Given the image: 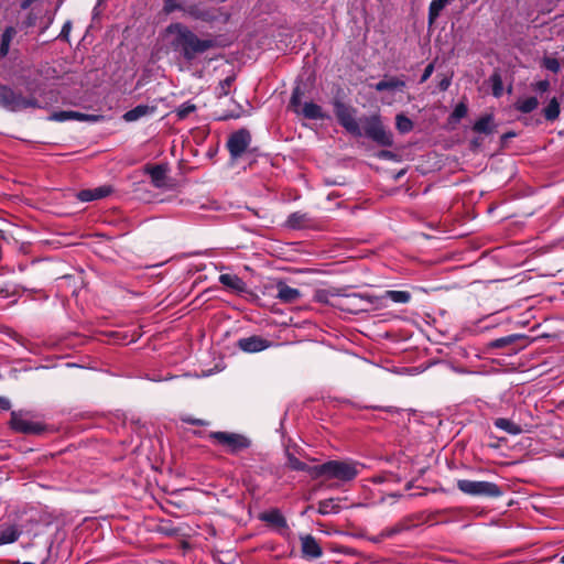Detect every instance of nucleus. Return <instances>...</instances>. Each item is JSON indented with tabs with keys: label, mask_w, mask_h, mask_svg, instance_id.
I'll use <instances>...</instances> for the list:
<instances>
[{
	"label": "nucleus",
	"mask_w": 564,
	"mask_h": 564,
	"mask_svg": "<svg viewBox=\"0 0 564 564\" xmlns=\"http://www.w3.org/2000/svg\"><path fill=\"white\" fill-rule=\"evenodd\" d=\"M561 563L564 564V555L561 557Z\"/></svg>",
	"instance_id": "51"
},
{
	"label": "nucleus",
	"mask_w": 564,
	"mask_h": 564,
	"mask_svg": "<svg viewBox=\"0 0 564 564\" xmlns=\"http://www.w3.org/2000/svg\"><path fill=\"white\" fill-rule=\"evenodd\" d=\"M291 465H292V468L297 469V470H302L305 467L304 464L299 462L297 459H294L293 462H291Z\"/></svg>",
	"instance_id": "43"
},
{
	"label": "nucleus",
	"mask_w": 564,
	"mask_h": 564,
	"mask_svg": "<svg viewBox=\"0 0 564 564\" xmlns=\"http://www.w3.org/2000/svg\"><path fill=\"white\" fill-rule=\"evenodd\" d=\"M339 507L335 503L333 499L323 500L318 503V512L321 514H329L337 513Z\"/></svg>",
	"instance_id": "29"
},
{
	"label": "nucleus",
	"mask_w": 564,
	"mask_h": 564,
	"mask_svg": "<svg viewBox=\"0 0 564 564\" xmlns=\"http://www.w3.org/2000/svg\"><path fill=\"white\" fill-rule=\"evenodd\" d=\"M335 115L339 123L351 134H362L360 123L356 119V110L340 101L335 102Z\"/></svg>",
	"instance_id": "7"
},
{
	"label": "nucleus",
	"mask_w": 564,
	"mask_h": 564,
	"mask_svg": "<svg viewBox=\"0 0 564 564\" xmlns=\"http://www.w3.org/2000/svg\"><path fill=\"white\" fill-rule=\"evenodd\" d=\"M98 116L86 115L78 111H57L50 116V120L53 121H66V120H78V121H97Z\"/></svg>",
	"instance_id": "13"
},
{
	"label": "nucleus",
	"mask_w": 564,
	"mask_h": 564,
	"mask_svg": "<svg viewBox=\"0 0 564 564\" xmlns=\"http://www.w3.org/2000/svg\"><path fill=\"white\" fill-rule=\"evenodd\" d=\"M63 30L68 31L67 25H64V26H63Z\"/></svg>",
	"instance_id": "48"
},
{
	"label": "nucleus",
	"mask_w": 564,
	"mask_h": 564,
	"mask_svg": "<svg viewBox=\"0 0 564 564\" xmlns=\"http://www.w3.org/2000/svg\"><path fill=\"white\" fill-rule=\"evenodd\" d=\"M163 11L166 14L174 11H181L184 15L206 22L219 19L218 10H205L196 4H186L180 0H164Z\"/></svg>",
	"instance_id": "2"
},
{
	"label": "nucleus",
	"mask_w": 564,
	"mask_h": 564,
	"mask_svg": "<svg viewBox=\"0 0 564 564\" xmlns=\"http://www.w3.org/2000/svg\"><path fill=\"white\" fill-rule=\"evenodd\" d=\"M451 0H433L429 7V23L433 24Z\"/></svg>",
	"instance_id": "25"
},
{
	"label": "nucleus",
	"mask_w": 564,
	"mask_h": 564,
	"mask_svg": "<svg viewBox=\"0 0 564 564\" xmlns=\"http://www.w3.org/2000/svg\"><path fill=\"white\" fill-rule=\"evenodd\" d=\"M290 106L296 113H302L307 119H324L325 115L322 108L314 102H305L301 105V91L299 88L294 89Z\"/></svg>",
	"instance_id": "9"
},
{
	"label": "nucleus",
	"mask_w": 564,
	"mask_h": 564,
	"mask_svg": "<svg viewBox=\"0 0 564 564\" xmlns=\"http://www.w3.org/2000/svg\"><path fill=\"white\" fill-rule=\"evenodd\" d=\"M63 30L68 31L67 25H64V26H63Z\"/></svg>",
	"instance_id": "50"
},
{
	"label": "nucleus",
	"mask_w": 564,
	"mask_h": 564,
	"mask_svg": "<svg viewBox=\"0 0 564 564\" xmlns=\"http://www.w3.org/2000/svg\"><path fill=\"white\" fill-rule=\"evenodd\" d=\"M150 176L156 186H160L165 178V169L161 165H155L149 170Z\"/></svg>",
	"instance_id": "31"
},
{
	"label": "nucleus",
	"mask_w": 564,
	"mask_h": 564,
	"mask_svg": "<svg viewBox=\"0 0 564 564\" xmlns=\"http://www.w3.org/2000/svg\"><path fill=\"white\" fill-rule=\"evenodd\" d=\"M457 488L469 496L499 497L502 495L500 487L489 481L460 479L457 481Z\"/></svg>",
	"instance_id": "5"
},
{
	"label": "nucleus",
	"mask_w": 564,
	"mask_h": 564,
	"mask_svg": "<svg viewBox=\"0 0 564 564\" xmlns=\"http://www.w3.org/2000/svg\"><path fill=\"white\" fill-rule=\"evenodd\" d=\"M10 401L6 398H0V408L2 410H9L10 409Z\"/></svg>",
	"instance_id": "42"
},
{
	"label": "nucleus",
	"mask_w": 564,
	"mask_h": 564,
	"mask_svg": "<svg viewBox=\"0 0 564 564\" xmlns=\"http://www.w3.org/2000/svg\"><path fill=\"white\" fill-rule=\"evenodd\" d=\"M235 80L234 76H229L221 80L217 87V94L219 97L227 96L229 94L230 87Z\"/></svg>",
	"instance_id": "32"
},
{
	"label": "nucleus",
	"mask_w": 564,
	"mask_h": 564,
	"mask_svg": "<svg viewBox=\"0 0 564 564\" xmlns=\"http://www.w3.org/2000/svg\"><path fill=\"white\" fill-rule=\"evenodd\" d=\"M251 143V134L246 129H240L230 134L227 141L228 151L234 160L241 158Z\"/></svg>",
	"instance_id": "8"
},
{
	"label": "nucleus",
	"mask_w": 564,
	"mask_h": 564,
	"mask_svg": "<svg viewBox=\"0 0 564 564\" xmlns=\"http://www.w3.org/2000/svg\"><path fill=\"white\" fill-rule=\"evenodd\" d=\"M433 70H434L433 64H429L423 72V75L421 77V83L426 82L433 74Z\"/></svg>",
	"instance_id": "38"
},
{
	"label": "nucleus",
	"mask_w": 564,
	"mask_h": 564,
	"mask_svg": "<svg viewBox=\"0 0 564 564\" xmlns=\"http://www.w3.org/2000/svg\"><path fill=\"white\" fill-rule=\"evenodd\" d=\"M539 105V101L535 97H529L525 99H520L516 102V109L523 112L529 113L533 111Z\"/></svg>",
	"instance_id": "26"
},
{
	"label": "nucleus",
	"mask_w": 564,
	"mask_h": 564,
	"mask_svg": "<svg viewBox=\"0 0 564 564\" xmlns=\"http://www.w3.org/2000/svg\"><path fill=\"white\" fill-rule=\"evenodd\" d=\"M22 531L18 525H3L0 528V546L14 543L21 536Z\"/></svg>",
	"instance_id": "19"
},
{
	"label": "nucleus",
	"mask_w": 564,
	"mask_h": 564,
	"mask_svg": "<svg viewBox=\"0 0 564 564\" xmlns=\"http://www.w3.org/2000/svg\"><path fill=\"white\" fill-rule=\"evenodd\" d=\"M302 217L301 215H297V214H293L289 217V220L288 223L292 226V227H295L297 225H300L301 220H302Z\"/></svg>",
	"instance_id": "39"
},
{
	"label": "nucleus",
	"mask_w": 564,
	"mask_h": 564,
	"mask_svg": "<svg viewBox=\"0 0 564 564\" xmlns=\"http://www.w3.org/2000/svg\"><path fill=\"white\" fill-rule=\"evenodd\" d=\"M494 424L497 429H500L510 435H519L524 431L521 425L514 423L512 420L505 417L496 419Z\"/></svg>",
	"instance_id": "20"
},
{
	"label": "nucleus",
	"mask_w": 564,
	"mask_h": 564,
	"mask_svg": "<svg viewBox=\"0 0 564 564\" xmlns=\"http://www.w3.org/2000/svg\"><path fill=\"white\" fill-rule=\"evenodd\" d=\"M411 299H412V295L408 291H392V290L386 291L379 297L380 301L391 300L394 303H401V304L409 303L411 301Z\"/></svg>",
	"instance_id": "21"
},
{
	"label": "nucleus",
	"mask_w": 564,
	"mask_h": 564,
	"mask_svg": "<svg viewBox=\"0 0 564 564\" xmlns=\"http://www.w3.org/2000/svg\"><path fill=\"white\" fill-rule=\"evenodd\" d=\"M161 39L172 51L180 52L187 62H193L199 55L217 47L215 39H200L189 28L180 22L167 25L162 32Z\"/></svg>",
	"instance_id": "1"
},
{
	"label": "nucleus",
	"mask_w": 564,
	"mask_h": 564,
	"mask_svg": "<svg viewBox=\"0 0 564 564\" xmlns=\"http://www.w3.org/2000/svg\"><path fill=\"white\" fill-rule=\"evenodd\" d=\"M196 110V106L189 102H185L178 107L176 115L180 119H185L189 113Z\"/></svg>",
	"instance_id": "33"
},
{
	"label": "nucleus",
	"mask_w": 564,
	"mask_h": 564,
	"mask_svg": "<svg viewBox=\"0 0 564 564\" xmlns=\"http://www.w3.org/2000/svg\"><path fill=\"white\" fill-rule=\"evenodd\" d=\"M215 444L221 445L228 453L236 454L250 446V442L243 435L229 432H210L208 434Z\"/></svg>",
	"instance_id": "6"
},
{
	"label": "nucleus",
	"mask_w": 564,
	"mask_h": 564,
	"mask_svg": "<svg viewBox=\"0 0 564 564\" xmlns=\"http://www.w3.org/2000/svg\"><path fill=\"white\" fill-rule=\"evenodd\" d=\"M467 111H468L467 106L464 102H459L458 105H456V107L452 113V118L454 120L458 121L467 115Z\"/></svg>",
	"instance_id": "35"
},
{
	"label": "nucleus",
	"mask_w": 564,
	"mask_h": 564,
	"mask_svg": "<svg viewBox=\"0 0 564 564\" xmlns=\"http://www.w3.org/2000/svg\"><path fill=\"white\" fill-rule=\"evenodd\" d=\"M31 1H32V0H26V1H24V2L22 3V6H21V7H22V9H26V8L30 6Z\"/></svg>",
	"instance_id": "45"
},
{
	"label": "nucleus",
	"mask_w": 564,
	"mask_h": 564,
	"mask_svg": "<svg viewBox=\"0 0 564 564\" xmlns=\"http://www.w3.org/2000/svg\"><path fill=\"white\" fill-rule=\"evenodd\" d=\"M545 67L552 72H557L560 68V64L555 58H549L545 62Z\"/></svg>",
	"instance_id": "37"
},
{
	"label": "nucleus",
	"mask_w": 564,
	"mask_h": 564,
	"mask_svg": "<svg viewBox=\"0 0 564 564\" xmlns=\"http://www.w3.org/2000/svg\"><path fill=\"white\" fill-rule=\"evenodd\" d=\"M10 423L11 427L20 433L37 434L42 431L39 424L24 419L21 414L17 412H12Z\"/></svg>",
	"instance_id": "10"
},
{
	"label": "nucleus",
	"mask_w": 564,
	"mask_h": 564,
	"mask_svg": "<svg viewBox=\"0 0 564 564\" xmlns=\"http://www.w3.org/2000/svg\"><path fill=\"white\" fill-rule=\"evenodd\" d=\"M263 520L273 522L276 524L283 523L284 519L278 510L270 511L262 517Z\"/></svg>",
	"instance_id": "36"
},
{
	"label": "nucleus",
	"mask_w": 564,
	"mask_h": 564,
	"mask_svg": "<svg viewBox=\"0 0 564 564\" xmlns=\"http://www.w3.org/2000/svg\"><path fill=\"white\" fill-rule=\"evenodd\" d=\"M229 117L237 118L239 117V113H231Z\"/></svg>",
	"instance_id": "47"
},
{
	"label": "nucleus",
	"mask_w": 564,
	"mask_h": 564,
	"mask_svg": "<svg viewBox=\"0 0 564 564\" xmlns=\"http://www.w3.org/2000/svg\"><path fill=\"white\" fill-rule=\"evenodd\" d=\"M395 532H398V529H394V530H392V531H389V532L387 533V535H392V534H393V533H395Z\"/></svg>",
	"instance_id": "46"
},
{
	"label": "nucleus",
	"mask_w": 564,
	"mask_h": 564,
	"mask_svg": "<svg viewBox=\"0 0 564 564\" xmlns=\"http://www.w3.org/2000/svg\"><path fill=\"white\" fill-rule=\"evenodd\" d=\"M492 82V94L495 97H500L502 95L503 86L502 80L499 75L491 76Z\"/></svg>",
	"instance_id": "34"
},
{
	"label": "nucleus",
	"mask_w": 564,
	"mask_h": 564,
	"mask_svg": "<svg viewBox=\"0 0 564 564\" xmlns=\"http://www.w3.org/2000/svg\"><path fill=\"white\" fill-rule=\"evenodd\" d=\"M301 547L304 557L318 558L323 554L317 540L311 534L301 536Z\"/></svg>",
	"instance_id": "12"
},
{
	"label": "nucleus",
	"mask_w": 564,
	"mask_h": 564,
	"mask_svg": "<svg viewBox=\"0 0 564 564\" xmlns=\"http://www.w3.org/2000/svg\"><path fill=\"white\" fill-rule=\"evenodd\" d=\"M315 473L318 476H327L329 478H337L339 480L349 481L357 475V465L350 462L330 460L315 467Z\"/></svg>",
	"instance_id": "3"
},
{
	"label": "nucleus",
	"mask_w": 564,
	"mask_h": 564,
	"mask_svg": "<svg viewBox=\"0 0 564 564\" xmlns=\"http://www.w3.org/2000/svg\"><path fill=\"white\" fill-rule=\"evenodd\" d=\"M405 87V80L402 77L384 76L383 79L375 85L377 91L402 90Z\"/></svg>",
	"instance_id": "14"
},
{
	"label": "nucleus",
	"mask_w": 564,
	"mask_h": 564,
	"mask_svg": "<svg viewBox=\"0 0 564 564\" xmlns=\"http://www.w3.org/2000/svg\"><path fill=\"white\" fill-rule=\"evenodd\" d=\"M183 421L186 423L193 424V425H200V426L207 424L204 420H200V419L186 417Z\"/></svg>",
	"instance_id": "40"
},
{
	"label": "nucleus",
	"mask_w": 564,
	"mask_h": 564,
	"mask_svg": "<svg viewBox=\"0 0 564 564\" xmlns=\"http://www.w3.org/2000/svg\"><path fill=\"white\" fill-rule=\"evenodd\" d=\"M155 110H156V108L154 106L139 105V106L134 107L133 109L127 111L123 115V119L127 122H133L143 117L153 115L155 112Z\"/></svg>",
	"instance_id": "17"
},
{
	"label": "nucleus",
	"mask_w": 564,
	"mask_h": 564,
	"mask_svg": "<svg viewBox=\"0 0 564 564\" xmlns=\"http://www.w3.org/2000/svg\"><path fill=\"white\" fill-rule=\"evenodd\" d=\"M360 124L365 134L378 144L384 147L392 144V134L387 131L378 115L361 118Z\"/></svg>",
	"instance_id": "4"
},
{
	"label": "nucleus",
	"mask_w": 564,
	"mask_h": 564,
	"mask_svg": "<svg viewBox=\"0 0 564 564\" xmlns=\"http://www.w3.org/2000/svg\"><path fill=\"white\" fill-rule=\"evenodd\" d=\"M276 297L284 303H295L301 297V292L281 282L278 284Z\"/></svg>",
	"instance_id": "18"
},
{
	"label": "nucleus",
	"mask_w": 564,
	"mask_h": 564,
	"mask_svg": "<svg viewBox=\"0 0 564 564\" xmlns=\"http://www.w3.org/2000/svg\"><path fill=\"white\" fill-rule=\"evenodd\" d=\"M543 112L546 120H555L560 115V102L557 101V99H551L549 105L544 108Z\"/></svg>",
	"instance_id": "27"
},
{
	"label": "nucleus",
	"mask_w": 564,
	"mask_h": 564,
	"mask_svg": "<svg viewBox=\"0 0 564 564\" xmlns=\"http://www.w3.org/2000/svg\"><path fill=\"white\" fill-rule=\"evenodd\" d=\"M111 193V187L104 185L93 189H83L77 194V198L82 202H91L107 197Z\"/></svg>",
	"instance_id": "15"
},
{
	"label": "nucleus",
	"mask_w": 564,
	"mask_h": 564,
	"mask_svg": "<svg viewBox=\"0 0 564 564\" xmlns=\"http://www.w3.org/2000/svg\"><path fill=\"white\" fill-rule=\"evenodd\" d=\"M63 30L68 31L67 25H64V26H63Z\"/></svg>",
	"instance_id": "49"
},
{
	"label": "nucleus",
	"mask_w": 564,
	"mask_h": 564,
	"mask_svg": "<svg viewBox=\"0 0 564 564\" xmlns=\"http://www.w3.org/2000/svg\"><path fill=\"white\" fill-rule=\"evenodd\" d=\"M36 107H39V102L36 99L26 98V97H23L22 95H18L13 111H19V110H22L25 108H36Z\"/></svg>",
	"instance_id": "28"
},
{
	"label": "nucleus",
	"mask_w": 564,
	"mask_h": 564,
	"mask_svg": "<svg viewBox=\"0 0 564 564\" xmlns=\"http://www.w3.org/2000/svg\"><path fill=\"white\" fill-rule=\"evenodd\" d=\"M18 94L8 87H0V105L3 107L14 110V105Z\"/></svg>",
	"instance_id": "24"
},
{
	"label": "nucleus",
	"mask_w": 564,
	"mask_h": 564,
	"mask_svg": "<svg viewBox=\"0 0 564 564\" xmlns=\"http://www.w3.org/2000/svg\"><path fill=\"white\" fill-rule=\"evenodd\" d=\"M550 87V84L547 80H540L536 83V89L540 91H546Z\"/></svg>",
	"instance_id": "41"
},
{
	"label": "nucleus",
	"mask_w": 564,
	"mask_h": 564,
	"mask_svg": "<svg viewBox=\"0 0 564 564\" xmlns=\"http://www.w3.org/2000/svg\"><path fill=\"white\" fill-rule=\"evenodd\" d=\"M237 345L246 352H258L269 348L271 343L261 336H250L239 339Z\"/></svg>",
	"instance_id": "11"
},
{
	"label": "nucleus",
	"mask_w": 564,
	"mask_h": 564,
	"mask_svg": "<svg viewBox=\"0 0 564 564\" xmlns=\"http://www.w3.org/2000/svg\"><path fill=\"white\" fill-rule=\"evenodd\" d=\"M17 35V30L13 26L6 28L0 44V56L6 57L9 53L11 42L13 37Z\"/></svg>",
	"instance_id": "22"
},
{
	"label": "nucleus",
	"mask_w": 564,
	"mask_h": 564,
	"mask_svg": "<svg viewBox=\"0 0 564 564\" xmlns=\"http://www.w3.org/2000/svg\"><path fill=\"white\" fill-rule=\"evenodd\" d=\"M449 86V80L448 79H444L441 82V88L443 90L447 89V87Z\"/></svg>",
	"instance_id": "44"
},
{
	"label": "nucleus",
	"mask_w": 564,
	"mask_h": 564,
	"mask_svg": "<svg viewBox=\"0 0 564 564\" xmlns=\"http://www.w3.org/2000/svg\"><path fill=\"white\" fill-rule=\"evenodd\" d=\"M219 282L227 289L236 292V293H242L246 291V283L242 279H240L236 274H220Z\"/></svg>",
	"instance_id": "16"
},
{
	"label": "nucleus",
	"mask_w": 564,
	"mask_h": 564,
	"mask_svg": "<svg viewBox=\"0 0 564 564\" xmlns=\"http://www.w3.org/2000/svg\"><path fill=\"white\" fill-rule=\"evenodd\" d=\"M395 126H397V129L402 133H406V132L411 131L413 128L412 121L402 113L397 116Z\"/></svg>",
	"instance_id": "30"
},
{
	"label": "nucleus",
	"mask_w": 564,
	"mask_h": 564,
	"mask_svg": "<svg viewBox=\"0 0 564 564\" xmlns=\"http://www.w3.org/2000/svg\"><path fill=\"white\" fill-rule=\"evenodd\" d=\"M494 118L491 115H486L478 119L473 127V130L478 133L489 134L494 131Z\"/></svg>",
	"instance_id": "23"
}]
</instances>
